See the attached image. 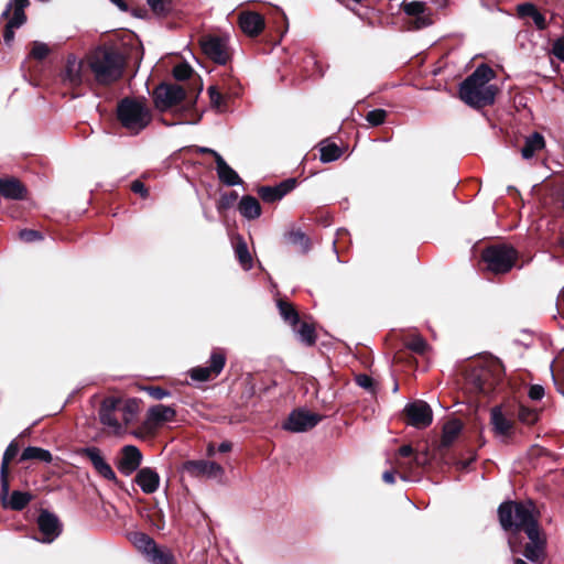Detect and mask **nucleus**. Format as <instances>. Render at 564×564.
Instances as JSON below:
<instances>
[{
    "mask_svg": "<svg viewBox=\"0 0 564 564\" xmlns=\"http://www.w3.org/2000/svg\"><path fill=\"white\" fill-rule=\"evenodd\" d=\"M499 522L505 531L524 532L529 539L523 546V556L532 563L541 562L546 556V535L540 527L539 514L534 512L531 501L508 500L498 508Z\"/></svg>",
    "mask_w": 564,
    "mask_h": 564,
    "instance_id": "nucleus-1",
    "label": "nucleus"
},
{
    "mask_svg": "<svg viewBox=\"0 0 564 564\" xmlns=\"http://www.w3.org/2000/svg\"><path fill=\"white\" fill-rule=\"evenodd\" d=\"M87 70L93 82L109 87L123 77L128 61L127 55L115 46H98L86 57Z\"/></svg>",
    "mask_w": 564,
    "mask_h": 564,
    "instance_id": "nucleus-2",
    "label": "nucleus"
},
{
    "mask_svg": "<svg viewBox=\"0 0 564 564\" xmlns=\"http://www.w3.org/2000/svg\"><path fill=\"white\" fill-rule=\"evenodd\" d=\"M495 77V70L488 64L481 63L459 84V99L477 110L492 106L499 94V88L489 84Z\"/></svg>",
    "mask_w": 564,
    "mask_h": 564,
    "instance_id": "nucleus-3",
    "label": "nucleus"
},
{
    "mask_svg": "<svg viewBox=\"0 0 564 564\" xmlns=\"http://www.w3.org/2000/svg\"><path fill=\"white\" fill-rule=\"evenodd\" d=\"M116 119L128 134L138 135L152 121V112L144 98L124 97L116 107Z\"/></svg>",
    "mask_w": 564,
    "mask_h": 564,
    "instance_id": "nucleus-4",
    "label": "nucleus"
},
{
    "mask_svg": "<svg viewBox=\"0 0 564 564\" xmlns=\"http://www.w3.org/2000/svg\"><path fill=\"white\" fill-rule=\"evenodd\" d=\"M503 376L500 362L473 366L465 371V389L476 395H490L502 383Z\"/></svg>",
    "mask_w": 564,
    "mask_h": 564,
    "instance_id": "nucleus-5",
    "label": "nucleus"
},
{
    "mask_svg": "<svg viewBox=\"0 0 564 564\" xmlns=\"http://www.w3.org/2000/svg\"><path fill=\"white\" fill-rule=\"evenodd\" d=\"M519 252L508 243H495L485 247L480 259L487 271L498 275L506 274L516 265Z\"/></svg>",
    "mask_w": 564,
    "mask_h": 564,
    "instance_id": "nucleus-6",
    "label": "nucleus"
},
{
    "mask_svg": "<svg viewBox=\"0 0 564 564\" xmlns=\"http://www.w3.org/2000/svg\"><path fill=\"white\" fill-rule=\"evenodd\" d=\"M29 4V0H11L2 12L1 19L8 21L3 29V41L8 46H11L14 40V30L26 22L24 10Z\"/></svg>",
    "mask_w": 564,
    "mask_h": 564,
    "instance_id": "nucleus-7",
    "label": "nucleus"
},
{
    "mask_svg": "<svg viewBox=\"0 0 564 564\" xmlns=\"http://www.w3.org/2000/svg\"><path fill=\"white\" fill-rule=\"evenodd\" d=\"M152 98L154 107L163 112L177 105H180L186 98L185 89L176 84L161 83L158 85L153 93Z\"/></svg>",
    "mask_w": 564,
    "mask_h": 564,
    "instance_id": "nucleus-8",
    "label": "nucleus"
},
{
    "mask_svg": "<svg viewBox=\"0 0 564 564\" xmlns=\"http://www.w3.org/2000/svg\"><path fill=\"white\" fill-rule=\"evenodd\" d=\"M226 352L221 348H214L210 354L207 367L197 366L188 371L192 380L205 382L215 379L220 375L226 365Z\"/></svg>",
    "mask_w": 564,
    "mask_h": 564,
    "instance_id": "nucleus-9",
    "label": "nucleus"
},
{
    "mask_svg": "<svg viewBox=\"0 0 564 564\" xmlns=\"http://www.w3.org/2000/svg\"><path fill=\"white\" fill-rule=\"evenodd\" d=\"M403 415L408 425L419 430L429 427L433 422V411L423 400L409 402L403 410Z\"/></svg>",
    "mask_w": 564,
    "mask_h": 564,
    "instance_id": "nucleus-10",
    "label": "nucleus"
},
{
    "mask_svg": "<svg viewBox=\"0 0 564 564\" xmlns=\"http://www.w3.org/2000/svg\"><path fill=\"white\" fill-rule=\"evenodd\" d=\"M496 408H500L503 411V414L507 417H510L514 424L516 421H519L525 425H533L539 421L540 417L539 410L530 408L517 400H508L501 405H497Z\"/></svg>",
    "mask_w": 564,
    "mask_h": 564,
    "instance_id": "nucleus-11",
    "label": "nucleus"
},
{
    "mask_svg": "<svg viewBox=\"0 0 564 564\" xmlns=\"http://www.w3.org/2000/svg\"><path fill=\"white\" fill-rule=\"evenodd\" d=\"M322 420L323 415L321 414L304 409H295L289 414L282 427L294 433L306 432L315 427Z\"/></svg>",
    "mask_w": 564,
    "mask_h": 564,
    "instance_id": "nucleus-12",
    "label": "nucleus"
},
{
    "mask_svg": "<svg viewBox=\"0 0 564 564\" xmlns=\"http://www.w3.org/2000/svg\"><path fill=\"white\" fill-rule=\"evenodd\" d=\"M36 524L42 536L37 539L42 543L54 542L63 532V523L59 518L47 509H40Z\"/></svg>",
    "mask_w": 564,
    "mask_h": 564,
    "instance_id": "nucleus-13",
    "label": "nucleus"
},
{
    "mask_svg": "<svg viewBox=\"0 0 564 564\" xmlns=\"http://www.w3.org/2000/svg\"><path fill=\"white\" fill-rule=\"evenodd\" d=\"M85 61H78L75 55L67 56L66 64L61 73L64 84L72 88L82 86L83 83L90 84L89 72L85 70Z\"/></svg>",
    "mask_w": 564,
    "mask_h": 564,
    "instance_id": "nucleus-14",
    "label": "nucleus"
},
{
    "mask_svg": "<svg viewBox=\"0 0 564 564\" xmlns=\"http://www.w3.org/2000/svg\"><path fill=\"white\" fill-rule=\"evenodd\" d=\"M402 10L413 18L410 22L411 30H421L433 24L432 9L423 1L403 2Z\"/></svg>",
    "mask_w": 564,
    "mask_h": 564,
    "instance_id": "nucleus-15",
    "label": "nucleus"
},
{
    "mask_svg": "<svg viewBox=\"0 0 564 564\" xmlns=\"http://www.w3.org/2000/svg\"><path fill=\"white\" fill-rule=\"evenodd\" d=\"M80 455L87 458L93 465L95 471L106 480L120 485L121 481L117 478L112 467L106 462L99 447L89 446L80 451Z\"/></svg>",
    "mask_w": 564,
    "mask_h": 564,
    "instance_id": "nucleus-16",
    "label": "nucleus"
},
{
    "mask_svg": "<svg viewBox=\"0 0 564 564\" xmlns=\"http://www.w3.org/2000/svg\"><path fill=\"white\" fill-rule=\"evenodd\" d=\"M143 455L135 445H124L116 462L118 470L124 475L130 476L140 469Z\"/></svg>",
    "mask_w": 564,
    "mask_h": 564,
    "instance_id": "nucleus-17",
    "label": "nucleus"
},
{
    "mask_svg": "<svg viewBox=\"0 0 564 564\" xmlns=\"http://www.w3.org/2000/svg\"><path fill=\"white\" fill-rule=\"evenodd\" d=\"M203 53L213 62L225 65L230 59L226 41L219 36H207L200 42Z\"/></svg>",
    "mask_w": 564,
    "mask_h": 564,
    "instance_id": "nucleus-18",
    "label": "nucleus"
},
{
    "mask_svg": "<svg viewBox=\"0 0 564 564\" xmlns=\"http://www.w3.org/2000/svg\"><path fill=\"white\" fill-rule=\"evenodd\" d=\"M175 417L176 411L174 408L164 404H156L149 408L143 425L147 431L151 432L155 431L166 422H173Z\"/></svg>",
    "mask_w": 564,
    "mask_h": 564,
    "instance_id": "nucleus-19",
    "label": "nucleus"
},
{
    "mask_svg": "<svg viewBox=\"0 0 564 564\" xmlns=\"http://www.w3.org/2000/svg\"><path fill=\"white\" fill-rule=\"evenodd\" d=\"M297 185L294 177L286 178L274 186H259L257 193L259 197L268 204L281 200L286 194L292 192Z\"/></svg>",
    "mask_w": 564,
    "mask_h": 564,
    "instance_id": "nucleus-20",
    "label": "nucleus"
},
{
    "mask_svg": "<svg viewBox=\"0 0 564 564\" xmlns=\"http://www.w3.org/2000/svg\"><path fill=\"white\" fill-rule=\"evenodd\" d=\"M238 25L249 37H257L265 26L262 14L254 11H242L238 15Z\"/></svg>",
    "mask_w": 564,
    "mask_h": 564,
    "instance_id": "nucleus-21",
    "label": "nucleus"
},
{
    "mask_svg": "<svg viewBox=\"0 0 564 564\" xmlns=\"http://www.w3.org/2000/svg\"><path fill=\"white\" fill-rule=\"evenodd\" d=\"M26 186L14 176L0 177V196L6 199L24 200L28 198Z\"/></svg>",
    "mask_w": 564,
    "mask_h": 564,
    "instance_id": "nucleus-22",
    "label": "nucleus"
},
{
    "mask_svg": "<svg viewBox=\"0 0 564 564\" xmlns=\"http://www.w3.org/2000/svg\"><path fill=\"white\" fill-rule=\"evenodd\" d=\"M19 445L15 441H12L7 449L4 451L1 468H0V496L4 498L9 494L10 481H9V464L18 455Z\"/></svg>",
    "mask_w": 564,
    "mask_h": 564,
    "instance_id": "nucleus-23",
    "label": "nucleus"
},
{
    "mask_svg": "<svg viewBox=\"0 0 564 564\" xmlns=\"http://www.w3.org/2000/svg\"><path fill=\"white\" fill-rule=\"evenodd\" d=\"M121 401L120 399L108 397L102 400L99 408V420L104 425L113 427L115 430H119L120 423L115 415V412L119 410Z\"/></svg>",
    "mask_w": 564,
    "mask_h": 564,
    "instance_id": "nucleus-24",
    "label": "nucleus"
},
{
    "mask_svg": "<svg viewBox=\"0 0 564 564\" xmlns=\"http://www.w3.org/2000/svg\"><path fill=\"white\" fill-rule=\"evenodd\" d=\"M134 481L147 494L155 492L160 487V475L151 467H143L137 471Z\"/></svg>",
    "mask_w": 564,
    "mask_h": 564,
    "instance_id": "nucleus-25",
    "label": "nucleus"
},
{
    "mask_svg": "<svg viewBox=\"0 0 564 564\" xmlns=\"http://www.w3.org/2000/svg\"><path fill=\"white\" fill-rule=\"evenodd\" d=\"M490 422L496 434L510 437L514 431V423L510 417L503 414L500 408H492L490 413Z\"/></svg>",
    "mask_w": 564,
    "mask_h": 564,
    "instance_id": "nucleus-26",
    "label": "nucleus"
},
{
    "mask_svg": "<svg viewBox=\"0 0 564 564\" xmlns=\"http://www.w3.org/2000/svg\"><path fill=\"white\" fill-rule=\"evenodd\" d=\"M517 14L520 19L531 18L538 30L544 31L547 29L545 17L539 11L535 4L524 2L517 6Z\"/></svg>",
    "mask_w": 564,
    "mask_h": 564,
    "instance_id": "nucleus-27",
    "label": "nucleus"
},
{
    "mask_svg": "<svg viewBox=\"0 0 564 564\" xmlns=\"http://www.w3.org/2000/svg\"><path fill=\"white\" fill-rule=\"evenodd\" d=\"M217 176L220 183L227 186L241 185L242 178L238 173L224 160L223 156L217 158L216 162Z\"/></svg>",
    "mask_w": 564,
    "mask_h": 564,
    "instance_id": "nucleus-28",
    "label": "nucleus"
},
{
    "mask_svg": "<svg viewBox=\"0 0 564 564\" xmlns=\"http://www.w3.org/2000/svg\"><path fill=\"white\" fill-rule=\"evenodd\" d=\"M463 430V423L458 419H452L447 421L442 430V437L440 443V449L449 448L456 438L459 436Z\"/></svg>",
    "mask_w": 564,
    "mask_h": 564,
    "instance_id": "nucleus-29",
    "label": "nucleus"
},
{
    "mask_svg": "<svg viewBox=\"0 0 564 564\" xmlns=\"http://www.w3.org/2000/svg\"><path fill=\"white\" fill-rule=\"evenodd\" d=\"M238 210L240 215L248 220L257 219L262 214V208L259 200L251 195L242 196L238 204Z\"/></svg>",
    "mask_w": 564,
    "mask_h": 564,
    "instance_id": "nucleus-30",
    "label": "nucleus"
},
{
    "mask_svg": "<svg viewBox=\"0 0 564 564\" xmlns=\"http://www.w3.org/2000/svg\"><path fill=\"white\" fill-rule=\"evenodd\" d=\"M545 147L544 137L540 132H533L529 137H525L524 144L521 148V155L528 160L534 156V154Z\"/></svg>",
    "mask_w": 564,
    "mask_h": 564,
    "instance_id": "nucleus-31",
    "label": "nucleus"
},
{
    "mask_svg": "<svg viewBox=\"0 0 564 564\" xmlns=\"http://www.w3.org/2000/svg\"><path fill=\"white\" fill-rule=\"evenodd\" d=\"M276 306L283 321L288 323L293 329H296V326H299L301 318L294 304L284 299H279L276 302Z\"/></svg>",
    "mask_w": 564,
    "mask_h": 564,
    "instance_id": "nucleus-32",
    "label": "nucleus"
},
{
    "mask_svg": "<svg viewBox=\"0 0 564 564\" xmlns=\"http://www.w3.org/2000/svg\"><path fill=\"white\" fill-rule=\"evenodd\" d=\"M286 243L295 246L301 253H306L311 248V240L301 229H291L284 234Z\"/></svg>",
    "mask_w": 564,
    "mask_h": 564,
    "instance_id": "nucleus-33",
    "label": "nucleus"
},
{
    "mask_svg": "<svg viewBox=\"0 0 564 564\" xmlns=\"http://www.w3.org/2000/svg\"><path fill=\"white\" fill-rule=\"evenodd\" d=\"M234 247H235V254H236L240 265L245 270H250L252 268L253 261H252V257L249 252L247 242L242 236L237 235V237L235 238Z\"/></svg>",
    "mask_w": 564,
    "mask_h": 564,
    "instance_id": "nucleus-34",
    "label": "nucleus"
},
{
    "mask_svg": "<svg viewBox=\"0 0 564 564\" xmlns=\"http://www.w3.org/2000/svg\"><path fill=\"white\" fill-rule=\"evenodd\" d=\"M344 154V149L334 142L323 141L319 144V159L323 163L338 160Z\"/></svg>",
    "mask_w": 564,
    "mask_h": 564,
    "instance_id": "nucleus-35",
    "label": "nucleus"
},
{
    "mask_svg": "<svg viewBox=\"0 0 564 564\" xmlns=\"http://www.w3.org/2000/svg\"><path fill=\"white\" fill-rule=\"evenodd\" d=\"M293 330L299 336L301 343H303L305 346L312 347L316 344L317 335L313 324L300 321L299 326H296V329Z\"/></svg>",
    "mask_w": 564,
    "mask_h": 564,
    "instance_id": "nucleus-36",
    "label": "nucleus"
},
{
    "mask_svg": "<svg viewBox=\"0 0 564 564\" xmlns=\"http://www.w3.org/2000/svg\"><path fill=\"white\" fill-rule=\"evenodd\" d=\"M22 460H40L44 463H51L53 460V456L47 449L36 446H28L24 448L20 456V462Z\"/></svg>",
    "mask_w": 564,
    "mask_h": 564,
    "instance_id": "nucleus-37",
    "label": "nucleus"
},
{
    "mask_svg": "<svg viewBox=\"0 0 564 564\" xmlns=\"http://www.w3.org/2000/svg\"><path fill=\"white\" fill-rule=\"evenodd\" d=\"M239 89L240 87H238L237 90L232 89L230 93L223 94L219 90L218 86L212 85L208 87L207 93L209 95L210 104L213 105V107L217 108L218 110H224L227 106L226 96L228 94H230L231 96H238Z\"/></svg>",
    "mask_w": 564,
    "mask_h": 564,
    "instance_id": "nucleus-38",
    "label": "nucleus"
},
{
    "mask_svg": "<svg viewBox=\"0 0 564 564\" xmlns=\"http://www.w3.org/2000/svg\"><path fill=\"white\" fill-rule=\"evenodd\" d=\"M148 556L153 564H176L173 553L166 547L158 546V544Z\"/></svg>",
    "mask_w": 564,
    "mask_h": 564,
    "instance_id": "nucleus-39",
    "label": "nucleus"
},
{
    "mask_svg": "<svg viewBox=\"0 0 564 564\" xmlns=\"http://www.w3.org/2000/svg\"><path fill=\"white\" fill-rule=\"evenodd\" d=\"M32 498V494L28 491L13 490L8 507L14 511H21L30 503Z\"/></svg>",
    "mask_w": 564,
    "mask_h": 564,
    "instance_id": "nucleus-40",
    "label": "nucleus"
},
{
    "mask_svg": "<svg viewBox=\"0 0 564 564\" xmlns=\"http://www.w3.org/2000/svg\"><path fill=\"white\" fill-rule=\"evenodd\" d=\"M140 404L141 400L133 398L128 399L122 408L119 406V410L122 412V419L127 425L133 422L135 415L140 411Z\"/></svg>",
    "mask_w": 564,
    "mask_h": 564,
    "instance_id": "nucleus-41",
    "label": "nucleus"
},
{
    "mask_svg": "<svg viewBox=\"0 0 564 564\" xmlns=\"http://www.w3.org/2000/svg\"><path fill=\"white\" fill-rule=\"evenodd\" d=\"M147 3L152 12L158 17L166 18L173 10L172 0H147Z\"/></svg>",
    "mask_w": 564,
    "mask_h": 564,
    "instance_id": "nucleus-42",
    "label": "nucleus"
},
{
    "mask_svg": "<svg viewBox=\"0 0 564 564\" xmlns=\"http://www.w3.org/2000/svg\"><path fill=\"white\" fill-rule=\"evenodd\" d=\"M208 460H186L183 464V470L193 477H204L206 474Z\"/></svg>",
    "mask_w": 564,
    "mask_h": 564,
    "instance_id": "nucleus-43",
    "label": "nucleus"
},
{
    "mask_svg": "<svg viewBox=\"0 0 564 564\" xmlns=\"http://www.w3.org/2000/svg\"><path fill=\"white\" fill-rule=\"evenodd\" d=\"M237 199H238V193L236 191L223 193L216 204V208H217L218 213L223 214L226 210H228L229 208H231Z\"/></svg>",
    "mask_w": 564,
    "mask_h": 564,
    "instance_id": "nucleus-44",
    "label": "nucleus"
},
{
    "mask_svg": "<svg viewBox=\"0 0 564 564\" xmlns=\"http://www.w3.org/2000/svg\"><path fill=\"white\" fill-rule=\"evenodd\" d=\"M134 544L148 555L156 545L155 541L151 536L142 532L134 534Z\"/></svg>",
    "mask_w": 564,
    "mask_h": 564,
    "instance_id": "nucleus-45",
    "label": "nucleus"
},
{
    "mask_svg": "<svg viewBox=\"0 0 564 564\" xmlns=\"http://www.w3.org/2000/svg\"><path fill=\"white\" fill-rule=\"evenodd\" d=\"M387 116H388L387 110L378 108V109L370 110L366 115V120L371 126L378 127V126L382 124L386 121Z\"/></svg>",
    "mask_w": 564,
    "mask_h": 564,
    "instance_id": "nucleus-46",
    "label": "nucleus"
},
{
    "mask_svg": "<svg viewBox=\"0 0 564 564\" xmlns=\"http://www.w3.org/2000/svg\"><path fill=\"white\" fill-rule=\"evenodd\" d=\"M50 54V48L45 43L34 41L32 42V48L30 52V57L42 61L47 57Z\"/></svg>",
    "mask_w": 564,
    "mask_h": 564,
    "instance_id": "nucleus-47",
    "label": "nucleus"
},
{
    "mask_svg": "<svg viewBox=\"0 0 564 564\" xmlns=\"http://www.w3.org/2000/svg\"><path fill=\"white\" fill-rule=\"evenodd\" d=\"M405 347L410 351L423 355L427 348V344H426L425 339H423L421 336H416V337L410 339L409 341H406Z\"/></svg>",
    "mask_w": 564,
    "mask_h": 564,
    "instance_id": "nucleus-48",
    "label": "nucleus"
},
{
    "mask_svg": "<svg viewBox=\"0 0 564 564\" xmlns=\"http://www.w3.org/2000/svg\"><path fill=\"white\" fill-rule=\"evenodd\" d=\"M427 463V454L426 453H415L412 457L411 462L406 466L405 470L413 474L416 473L420 468H422Z\"/></svg>",
    "mask_w": 564,
    "mask_h": 564,
    "instance_id": "nucleus-49",
    "label": "nucleus"
},
{
    "mask_svg": "<svg viewBox=\"0 0 564 564\" xmlns=\"http://www.w3.org/2000/svg\"><path fill=\"white\" fill-rule=\"evenodd\" d=\"M414 449L411 445H403L398 449V457L406 459V462L398 460V467L405 469L412 457L414 456Z\"/></svg>",
    "mask_w": 564,
    "mask_h": 564,
    "instance_id": "nucleus-50",
    "label": "nucleus"
},
{
    "mask_svg": "<svg viewBox=\"0 0 564 564\" xmlns=\"http://www.w3.org/2000/svg\"><path fill=\"white\" fill-rule=\"evenodd\" d=\"M193 74V68L187 63H181L174 66L173 76L176 80H186Z\"/></svg>",
    "mask_w": 564,
    "mask_h": 564,
    "instance_id": "nucleus-51",
    "label": "nucleus"
},
{
    "mask_svg": "<svg viewBox=\"0 0 564 564\" xmlns=\"http://www.w3.org/2000/svg\"><path fill=\"white\" fill-rule=\"evenodd\" d=\"M355 381L359 387L368 390L372 394L376 393V382L370 376L366 373H359L355 377Z\"/></svg>",
    "mask_w": 564,
    "mask_h": 564,
    "instance_id": "nucleus-52",
    "label": "nucleus"
},
{
    "mask_svg": "<svg viewBox=\"0 0 564 564\" xmlns=\"http://www.w3.org/2000/svg\"><path fill=\"white\" fill-rule=\"evenodd\" d=\"M143 390L147 391L148 394L154 400H162L171 395V391L160 386H148L144 387Z\"/></svg>",
    "mask_w": 564,
    "mask_h": 564,
    "instance_id": "nucleus-53",
    "label": "nucleus"
},
{
    "mask_svg": "<svg viewBox=\"0 0 564 564\" xmlns=\"http://www.w3.org/2000/svg\"><path fill=\"white\" fill-rule=\"evenodd\" d=\"M205 477L207 478H221L225 474L224 467L216 463L208 460Z\"/></svg>",
    "mask_w": 564,
    "mask_h": 564,
    "instance_id": "nucleus-54",
    "label": "nucleus"
},
{
    "mask_svg": "<svg viewBox=\"0 0 564 564\" xmlns=\"http://www.w3.org/2000/svg\"><path fill=\"white\" fill-rule=\"evenodd\" d=\"M19 236L24 242H34L43 239L42 232L35 229H23L20 231Z\"/></svg>",
    "mask_w": 564,
    "mask_h": 564,
    "instance_id": "nucleus-55",
    "label": "nucleus"
},
{
    "mask_svg": "<svg viewBox=\"0 0 564 564\" xmlns=\"http://www.w3.org/2000/svg\"><path fill=\"white\" fill-rule=\"evenodd\" d=\"M477 454L475 451H470V456L467 459H456L455 466L458 470H468L470 466L476 462Z\"/></svg>",
    "mask_w": 564,
    "mask_h": 564,
    "instance_id": "nucleus-56",
    "label": "nucleus"
},
{
    "mask_svg": "<svg viewBox=\"0 0 564 564\" xmlns=\"http://www.w3.org/2000/svg\"><path fill=\"white\" fill-rule=\"evenodd\" d=\"M131 191L135 194H139L142 198H147L149 196V189L143 182L140 180H135L131 183Z\"/></svg>",
    "mask_w": 564,
    "mask_h": 564,
    "instance_id": "nucleus-57",
    "label": "nucleus"
},
{
    "mask_svg": "<svg viewBox=\"0 0 564 564\" xmlns=\"http://www.w3.org/2000/svg\"><path fill=\"white\" fill-rule=\"evenodd\" d=\"M528 395L533 401H539L544 397V388L541 384H531Z\"/></svg>",
    "mask_w": 564,
    "mask_h": 564,
    "instance_id": "nucleus-58",
    "label": "nucleus"
},
{
    "mask_svg": "<svg viewBox=\"0 0 564 564\" xmlns=\"http://www.w3.org/2000/svg\"><path fill=\"white\" fill-rule=\"evenodd\" d=\"M552 53L562 62H564V36L554 41Z\"/></svg>",
    "mask_w": 564,
    "mask_h": 564,
    "instance_id": "nucleus-59",
    "label": "nucleus"
},
{
    "mask_svg": "<svg viewBox=\"0 0 564 564\" xmlns=\"http://www.w3.org/2000/svg\"><path fill=\"white\" fill-rule=\"evenodd\" d=\"M556 389L564 395V370L552 375Z\"/></svg>",
    "mask_w": 564,
    "mask_h": 564,
    "instance_id": "nucleus-60",
    "label": "nucleus"
},
{
    "mask_svg": "<svg viewBox=\"0 0 564 564\" xmlns=\"http://www.w3.org/2000/svg\"><path fill=\"white\" fill-rule=\"evenodd\" d=\"M196 151L199 152V153H205V154L212 155L214 158V160H215V163L217 162V158L221 156L218 152H216L215 150H213L210 148L197 147Z\"/></svg>",
    "mask_w": 564,
    "mask_h": 564,
    "instance_id": "nucleus-61",
    "label": "nucleus"
},
{
    "mask_svg": "<svg viewBox=\"0 0 564 564\" xmlns=\"http://www.w3.org/2000/svg\"><path fill=\"white\" fill-rule=\"evenodd\" d=\"M382 479L387 484H390V485L394 484L395 482V471L394 470H386L382 474Z\"/></svg>",
    "mask_w": 564,
    "mask_h": 564,
    "instance_id": "nucleus-62",
    "label": "nucleus"
},
{
    "mask_svg": "<svg viewBox=\"0 0 564 564\" xmlns=\"http://www.w3.org/2000/svg\"><path fill=\"white\" fill-rule=\"evenodd\" d=\"M231 449H232V443H231V442H229V441H225V442H223V443L218 446V448H217V451H218L219 453H228V452H230Z\"/></svg>",
    "mask_w": 564,
    "mask_h": 564,
    "instance_id": "nucleus-63",
    "label": "nucleus"
},
{
    "mask_svg": "<svg viewBox=\"0 0 564 564\" xmlns=\"http://www.w3.org/2000/svg\"><path fill=\"white\" fill-rule=\"evenodd\" d=\"M113 4H116L121 11H129V6L124 0H110Z\"/></svg>",
    "mask_w": 564,
    "mask_h": 564,
    "instance_id": "nucleus-64",
    "label": "nucleus"
}]
</instances>
